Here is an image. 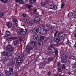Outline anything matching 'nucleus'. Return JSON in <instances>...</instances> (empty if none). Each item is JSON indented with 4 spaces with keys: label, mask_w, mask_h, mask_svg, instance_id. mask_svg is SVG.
I'll return each mask as SVG.
<instances>
[{
    "label": "nucleus",
    "mask_w": 76,
    "mask_h": 76,
    "mask_svg": "<svg viewBox=\"0 0 76 76\" xmlns=\"http://www.w3.org/2000/svg\"><path fill=\"white\" fill-rule=\"evenodd\" d=\"M7 41L8 42V43H10V40L7 39Z\"/></svg>",
    "instance_id": "nucleus-38"
},
{
    "label": "nucleus",
    "mask_w": 76,
    "mask_h": 76,
    "mask_svg": "<svg viewBox=\"0 0 76 76\" xmlns=\"http://www.w3.org/2000/svg\"><path fill=\"white\" fill-rule=\"evenodd\" d=\"M29 2L30 3H35L36 2V0H29Z\"/></svg>",
    "instance_id": "nucleus-20"
},
{
    "label": "nucleus",
    "mask_w": 76,
    "mask_h": 76,
    "mask_svg": "<svg viewBox=\"0 0 76 76\" xmlns=\"http://www.w3.org/2000/svg\"><path fill=\"white\" fill-rule=\"evenodd\" d=\"M26 48H27V51L28 52H30V51L32 49V47L31 46H28V45L26 46Z\"/></svg>",
    "instance_id": "nucleus-14"
},
{
    "label": "nucleus",
    "mask_w": 76,
    "mask_h": 76,
    "mask_svg": "<svg viewBox=\"0 0 76 76\" xmlns=\"http://www.w3.org/2000/svg\"><path fill=\"white\" fill-rule=\"evenodd\" d=\"M61 68L62 69H63V67H61Z\"/></svg>",
    "instance_id": "nucleus-58"
},
{
    "label": "nucleus",
    "mask_w": 76,
    "mask_h": 76,
    "mask_svg": "<svg viewBox=\"0 0 76 76\" xmlns=\"http://www.w3.org/2000/svg\"><path fill=\"white\" fill-rule=\"evenodd\" d=\"M3 12H0V17H2L3 16Z\"/></svg>",
    "instance_id": "nucleus-32"
},
{
    "label": "nucleus",
    "mask_w": 76,
    "mask_h": 76,
    "mask_svg": "<svg viewBox=\"0 0 76 76\" xmlns=\"http://www.w3.org/2000/svg\"><path fill=\"white\" fill-rule=\"evenodd\" d=\"M1 56H12V54L10 52L8 53L6 51H4L1 53Z\"/></svg>",
    "instance_id": "nucleus-6"
},
{
    "label": "nucleus",
    "mask_w": 76,
    "mask_h": 76,
    "mask_svg": "<svg viewBox=\"0 0 76 76\" xmlns=\"http://www.w3.org/2000/svg\"><path fill=\"white\" fill-rule=\"evenodd\" d=\"M70 43L71 44H72V43H71L70 42Z\"/></svg>",
    "instance_id": "nucleus-61"
},
{
    "label": "nucleus",
    "mask_w": 76,
    "mask_h": 76,
    "mask_svg": "<svg viewBox=\"0 0 76 76\" xmlns=\"http://www.w3.org/2000/svg\"><path fill=\"white\" fill-rule=\"evenodd\" d=\"M19 41H22L23 40V39L22 38V37H20L19 38Z\"/></svg>",
    "instance_id": "nucleus-33"
},
{
    "label": "nucleus",
    "mask_w": 76,
    "mask_h": 76,
    "mask_svg": "<svg viewBox=\"0 0 76 76\" xmlns=\"http://www.w3.org/2000/svg\"><path fill=\"white\" fill-rule=\"evenodd\" d=\"M0 76H1V75H0Z\"/></svg>",
    "instance_id": "nucleus-62"
},
{
    "label": "nucleus",
    "mask_w": 76,
    "mask_h": 76,
    "mask_svg": "<svg viewBox=\"0 0 76 76\" xmlns=\"http://www.w3.org/2000/svg\"><path fill=\"white\" fill-rule=\"evenodd\" d=\"M26 6L28 9H31L32 7V5H26Z\"/></svg>",
    "instance_id": "nucleus-30"
},
{
    "label": "nucleus",
    "mask_w": 76,
    "mask_h": 76,
    "mask_svg": "<svg viewBox=\"0 0 76 76\" xmlns=\"http://www.w3.org/2000/svg\"><path fill=\"white\" fill-rule=\"evenodd\" d=\"M6 49L8 51L12 52L13 51V48L11 45L7 46L6 48Z\"/></svg>",
    "instance_id": "nucleus-8"
},
{
    "label": "nucleus",
    "mask_w": 76,
    "mask_h": 76,
    "mask_svg": "<svg viewBox=\"0 0 76 76\" xmlns=\"http://www.w3.org/2000/svg\"><path fill=\"white\" fill-rule=\"evenodd\" d=\"M33 12L34 13H36V15H38V13L37 12V10L35 9H33Z\"/></svg>",
    "instance_id": "nucleus-28"
},
{
    "label": "nucleus",
    "mask_w": 76,
    "mask_h": 76,
    "mask_svg": "<svg viewBox=\"0 0 76 76\" xmlns=\"http://www.w3.org/2000/svg\"><path fill=\"white\" fill-rule=\"evenodd\" d=\"M38 45H43V41L41 40H39L38 42Z\"/></svg>",
    "instance_id": "nucleus-15"
},
{
    "label": "nucleus",
    "mask_w": 76,
    "mask_h": 76,
    "mask_svg": "<svg viewBox=\"0 0 76 76\" xmlns=\"http://www.w3.org/2000/svg\"><path fill=\"white\" fill-rule=\"evenodd\" d=\"M57 33H58V31H56L55 34H54V37H55V36H56V34H57Z\"/></svg>",
    "instance_id": "nucleus-41"
},
{
    "label": "nucleus",
    "mask_w": 76,
    "mask_h": 76,
    "mask_svg": "<svg viewBox=\"0 0 76 76\" xmlns=\"http://www.w3.org/2000/svg\"><path fill=\"white\" fill-rule=\"evenodd\" d=\"M55 53L56 55H57V53H58V51L55 52Z\"/></svg>",
    "instance_id": "nucleus-47"
},
{
    "label": "nucleus",
    "mask_w": 76,
    "mask_h": 76,
    "mask_svg": "<svg viewBox=\"0 0 76 76\" xmlns=\"http://www.w3.org/2000/svg\"><path fill=\"white\" fill-rule=\"evenodd\" d=\"M45 62L47 63H48L50 61H53V58H49L48 60L47 59H45L44 60Z\"/></svg>",
    "instance_id": "nucleus-13"
},
{
    "label": "nucleus",
    "mask_w": 76,
    "mask_h": 76,
    "mask_svg": "<svg viewBox=\"0 0 76 76\" xmlns=\"http://www.w3.org/2000/svg\"><path fill=\"white\" fill-rule=\"evenodd\" d=\"M66 44L67 45H70V43H69V42L68 41L66 43Z\"/></svg>",
    "instance_id": "nucleus-42"
},
{
    "label": "nucleus",
    "mask_w": 76,
    "mask_h": 76,
    "mask_svg": "<svg viewBox=\"0 0 76 76\" xmlns=\"http://www.w3.org/2000/svg\"><path fill=\"white\" fill-rule=\"evenodd\" d=\"M58 72H61V70H60V69H58Z\"/></svg>",
    "instance_id": "nucleus-50"
},
{
    "label": "nucleus",
    "mask_w": 76,
    "mask_h": 76,
    "mask_svg": "<svg viewBox=\"0 0 76 76\" xmlns=\"http://www.w3.org/2000/svg\"><path fill=\"white\" fill-rule=\"evenodd\" d=\"M0 1L2 2H3V3H7V1H8V0H0Z\"/></svg>",
    "instance_id": "nucleus-27"
},
{
    "label": "nucleus",
    "mask_w": 76,
    "mask_h": 76,
    "mask_svg": "<svg viewBox=\"0 0 76 76\" xmlns=\"http://www.w3.org/2000/svg\"><path fill=\"white\" fill-rule=\"evenodd\" d=\"M40 38L41 39H44V36H40Z\"/></svg>",
    "instance_id": "nucleus-37"
},
{
    "label": "nucleus",
    "mask_w": 76,
    "mask_h": 76,
    "mask_svg": "<svg viewBox=\"0 0 76 76\" xmlns=\"http://www.w3.org/2000/svg\"><path fill=\"white\" fill-rule=\"evenodd\" d=\"M49 51L50 53H54L55 52L56 50L54 48H52L51 46H49L48 47Z\"/></svg>",
    "instance_id": "nucleus-7"
},
{
    "label": "nucleus",
    "mask_w": 76,
    "mask_h": 76,
    "mask_svg": "<svg viewBox=\"0 0 76 76\" xmlns=\"http://www.w3.org/2000/svg\"><path fill=\"white\" fill-rule=\"evenodd\" d=\"M62 1L63 0H62Z\"/></svg>",
    "instance_id": "nucleus-64"
},
{
    "label": "nucleus",
    "mask_w": 76,
    "mask_h": 76,
    "mask_svg": "<svg viewBox=\"0 0 76 76\" xmlns=\"http://www.w3.org/2000/svg\"><path fill=\"white\" fill-rule=\"evenodd\" d=\"M50 75H51V72H49L48 73L47 75H48V76H50Z\"/></svg>",
    "instance_id": "nucleus-44"
},
{
    "label": "nucleus",
    "mask_w": 76,
    "mask_h": 76,
    "mask_svg": "<svg viewBox=\"0 0 76 76\" xmlns=\"http://www.w3.org/2000/svg\"><path fill=\"white\" fill-rule=\"evenodd\" d=\"M7 26L8 28H10L12 27V23L10 22H8L7 23Z\"/></svg>",
    "instance_id": "nucleus-18"
},
{
    "label": "nucleus",
    "mask_w": 76,
    "mask_h": 76,
    "mask_svg": "<svg viewBox=\"0 0 76 76\" xmlns=\"http://www.w3.org/2000/svg\"><path fill=\"white\" fill-rule=\"evenodd\" d=\"M16 32L18 34L20 35H25L27 32V30L25 29L18 28L16 30Z\"/></svg>",
    "instance_id": "nucleus-3"
},
{
    "label": "nucleus",
    "mask_w": 76,
    "mask_h": 76,
    "mask_svg": "<svg viewBox=\"0 0 76 76\" xmlns=\"http://www.w3.org/2000/svg\"><path fill=\"white\" fill-rule=\"evenodd\" d=\"M20 0H15V1L17 3H19Z\"/></svg>",
    "instance_id": "nucleus-46"
},
{
    "label": "nucleus",
    "mask_w": 76,
    "mask_h": 76,
    "mask_svg": "<svg viewBox=\"0 0 76 76\" xmlns=\"http://www.w3.org/2000/svg\"><path fill=\"white\" fill-rule=\"evenodd\" d=\"M15 26H18V23H16L15 24Z\"/></svg>",
    "instance_id": "nucleus-48"
},
{
    "label": "nucleus",
    "mask_w": 76,
    "mask_h": 76,
    "mask_svg": "<svg viewBox=\"0 0 76 76\" xmlns=\"http://www.w3.org/2000/svg\"><path fill=\"white\" fill-rule=\"evenodd\" d=\"M10 35V33L9 31H6L5 32V36L6 37H9Z\"/></svg>",
    "instance_id": "nucleus-16"
},
{
    "label": "nucleus",
    "mask_w": 76,
    "mask_h": 76,
    "mask_svg": "<svg viewBox=\"0 0 76 76\" xmlns=\"http://www.w3.org/2000/svg\"><path fill=\"white\" fill-rule=\"evenodd\" d=\"M69 59H73V60H75V57L72 56V55H71V56H69Z\"/></svg>",
    "instance_id": "nucleus-25"
},
{
    "label": "nucleus",
    "mask_w": 76,
    "mask_h": 76,
    "mask_svg": "<svg viewBox=\"0 0 76 76\" xmlns=\"http://www.w3.org/2000/svg\"><path fill=\"white\" fill-rule=\"evenodd\" d=\"M46 1H49V0H45Z\"/></svg>",
    "instance_id": "nucleus-55"
},
{
    "label": "nucleus",
    "mask_w": 76,
    "mask_h": 76,
    "mask_svg": "<svg viewBox=\"0 0 76 76\" xmlns=\"http://www.w3.org/2000/svg\"><path fill=\"white\" fill-rule=\"evenodd\" d=\"M46 27L45 26H43L41 28V27L39 26L38 28H34L32 30V32L34 34H37L38 32L41 34L42 35H45L47 34V31H49L50 28L48 25L46 26Z\"/></svg>",
    "instance_id": "nucleus-1"
},
{
    "label": "nucleus",
    "mask_w": 76,
    "mask_h": 76,
    "mask_svg": "<svg viewBox=\"0 0 76 76\" xmlns=\"http://www.w3.org/2000/svg\"><path fill=\"white\" fill-rule=\"evenodd\" d=\"M26 1H28V0H25Z\"/></svg>",
    "instance_id": "nucleus-59"
},
{
    "label": "nucleus",
    "mask_w": 76,
    "mask_h": 76,
    "mask_svg": "<svg viewBox=\"0 0 76 76\" xmlns=\"http://www.w3.org/2000/svg\"><path fill=\"white\" fill-rule=\"evenodd\" d=\"M22 26H24V25H22Z\"/></svg>",
    "instance_id": "nucleus-60"
},
{
    "label": "nucleus",
    "mask_w": 76,
    "mask_h": 76,
    "mask_svg": "<svg viewBox=\"0 0 76 76\" xmlns=\"http://www.w3.org/2000/svg\"><path fill=\"white\" fill-rule=\"evenodd\" d=\"M9 71L10 73H13V69L12 68H9Z\"/></svg>",
    "instance_id": "nucleus-29"
},
{
    "label": "nucleus",
    "mask_w": 76,
    "mask_h": 76,
    "mask_svg": "<svg viewBox=\"0 0 76 76\" xmlns=\"http://www.w3.org/2000/svg\"><path fill=\"white\" fill-rule=\"evenodd\" d=\"M15 39V38L14 37L10 38V39H11V40H12V39Z\"/></svg>",
    "instance_id": "nucleus-43"
},
{
    "label": "nucleus",
    "mask_w": 76,
    "mask_h": 76,
    "mask_svg": "<svg viewBox=\"0 0 76 76\" xmlns=\"http://www.w3.org/2000/svg\"><path fill=\"white\" fill-rule=\"evenodd\" d=\"M72 66L74 69L76 70V64H72Z\"/></svg>",
    "instance_id": "nucleus-23"
},
{
    "label": "nucleus",
    "mask_w": 76,
    "mask_h": 76,
    "mask_svg": "<svg viewBox=\"0 0 76 76\" xmlns=\"http://www.w3.org/2000/svg\"><path fill=\"white\" fill-rule=\"evenodd\" d=\"M51 30H52L53 31H55L56 30V27L54 26H53L51 27Z\"/></svg>",
    "instance_id": "nucleus-19"
},
{
    "label": "nucleus",
    "mask_w": 76,
    "mask_h": 76,
    "mask_svg": "<svg viewBox=\"0 0 76 76\" xmlns=\"http://www.w3.org/2000/svg\"><path fill=\"white\" fill-rule=\"evenodd\" d=\"M61 57L62 58V63H65L67 61V59L66 56L65 55V53L63 52H61Z\"/></svg>",
    "instance_id": "nucleus-5"
},
{
    "label": "nucleus",
    "mask_w": 76,
    "mask_h": 76,
    "mask_svg": "<svg viewBox=\"0 0 76 76\" xmlns=\"http://www.w3.org/2000/svg\"><path fill=\"white\" fill-rule=\"evenodd\" d=\"M61 34H62L63 35V36H64V33L63 32H61L58 33V37L57 36H55V37H54V40L51 42L52 45H55L58 44V42H60L62 39V36H61Z\"/></svg>",
    "instance_id": "nucleus-2"
},
{
    "label": "nucleus",
    "mask_w": 76,
    "mask_h": 76,
    "mask_svg": "<svg viewBox=\"0 0 76 76\" xmlns=\"http://www.w3.org/2000/svg\"><path fill=\"white\" fill-rule=\"evenodd\" d=\"M47 39H45V41H47Z\"/></svg>",
    "instance_id": "nucleus-56"
},
{
    "label": "nucleus",
    "mask_w": 76,
    "mask_h": 76,
    "mask_svg": "<svg viewBox=\"0 0 76 76\" xmlns=\"http://www.w3.org/2000/svg\"><path fill=\"white\" fill-rule=\"evenodd\" d=\"M10 66H11V67H13V64H10Z\"/></svg>",
    "instance_id": "nucleus-45"
},
{
    "label": "nucleus",
    "mask_w": 76,
    "mask_h": 76,
    "mask_svg": "<svg viewBox=\"0 0 76 76\" xmlns=\"http://www.w3.org/2000/svg\"><path fill=\"white\" fill-rule=\"evenodd\" d=\"M22 15L23 17H26V15L25 14H23Z\"/></svg>",
    "instance_id": "nucleus-39"
},
{
    "label": "nucleus",
    "mask_w": 76,
    "mask_h": 76,
    "mask_svg": "<svg viewBox=\"0 0 76 76\" xmlns=\"http://www.w3.org/2000/svg\"><path fill=\"white\" fill-rule=\"evenodd\" d=\"M68 75H71L72 74V73L70 72H69L68 73Z\"/></svg>",
    "instance_id": "nucleus-52"
},
{
    "label": "nucleus",
    "mask_w": 76,
    "mask_h": 76,
    "mask_svg": "<svg viewBox=\"0 0 76 76\" xmlns=\"http://www.w3.org/2000/svg\"><path fill=\"white\" fill-rule=\"evenodd\" d=\"M5 74L8 76H10L11 75V73H9V72L7 71V70H5Z\"/></svg>",
    "instance_id": "nucleus-17"
},
{
    "label": "nucleus",
    "mask_w": 76,
    "mask_h": 76,
    "mask_svg": "<svg viewBox=\"0 0 76 76\" xmlns=\"http://www.w3.org/2000/svg\"><path fill=\"white\" fill-rule=\"evenodd\" d=\"M31 45L33 47H37V42L36 41H32L31 43Z\"/></svg>",
    "instance_id": "nucleus-10"
},
{
    "label": "nucleus",
    "mask_w": 76,
    "mask_h": 76,
    "mask_svg": "<svg viewBox=\"0 0 76 76\" xmlns=\"http://www.w3.org/2000/svg\"><path fill=\"white\" fill-rule=\"evenodd\" d=\"M74 47H75V48H76V42L75 44L74 45Z\"/></svg>",
    "instance_id": "nucleus-51"
},
{
    "label": "nucleus",
    "mask_w": 76,
    "mask_h": 76,
    "mask_svg": "<svg viewBox=\"0 0 76 76\" xmlns=\"http://www.w3.org/2000/svg\"><path fill=\"white\" fill-rule=\"evenodd\" d=\"M19 2L21 4H23L25 3V2H24V1H23L22 0H20Z\"/></svg>",
    "instance_id": "nucleus-24"
},
{
    "label": "nucleus",
    "mask_w": 76,
    "mask_h": 76,
    "mask_svg": "<svg viewBox=\"0 0 76 76\" xmlns=\"http://www.w3.org/2000/svg\"><path fill=\"white\" fill-rule=\"evenodd\" d=\"M33 38L35 41H38L39 39V37L37 35H35L33 36Z\"/></svg>",
    "instance_id": "nucleus-12"
},
{
    "label": "nucleus",
    "mask_w": 76,
    "mask_h": 76,
    "mask_svg": "<svg viewBox=\"0 0 76 76\" xmlns=\"http://www.w3.org/2000/svg\"><path fill=\"white\" fill-rule=\"evenodd\" d=\"M19 57L17 58L16 61V64L17 66H20L22 63V58L24 57V55L23 54L18 56Z\"/></svg>",
    "instance_id": "nucleus-4"
},
{
    "label": "nucleus",
    "mask_w": 76,
    "mask_h": 76,
    "mask_svg": "<svg viewBox=\"0 0 76 76\" xmlns=\"http://www.w3.org/2000/svg\"><path fill=\"white\" fill-rule=\"evenodd\" d=\"M64 1L65 0H64Z\"/></svg>",
    "instance_id": "nucleus-63"
},
{
    "label": "nucleus",
    "mask_w": 76,
    "mask_h": 76,
    "mask_svg": "<svg viewBox=\"0 0 76 76\" xmlns=\"http://www.w3.org/2000/svg\"><path fill=\"white\" fill-rule=\"evenodd\" d=\"M55 76H64L62 75H56Z\"/></svg>",
    "instance_id": "nucleus-49"
},
{
    "label": "nucleus",
    "mask_w": 76,
    "mask_h": 76,
    "mask_svg": "<svg viewBox=\"0 0 76 76\" xmlns=\"http://www.w3.org/2000/svg\"><path fill=\"white\" fill-rule=\"evenodd\" d=\"M60 62H58V64L59 65V64H60Z\"/></svg>",
    "instance_id": "nucleus-54"
},
{
    "label": "nucleus",
    "mask_w": 76,
    "mask_h": 76,
    "mask_svg": "<svg viewBox=\"0 0 76 76\" xmlns=\"http://www.w3.org/2000/svg\"><path fill=\"white\" fill-rule=\"evenodd\" d=\"M61 36H61V39H63V38H64L65 37V34H64V35L63 36V34H61Z\"/></svg>",
    "instance_id": "nucleus-34"
},
{
    "label": "nucleus",
    "mask_w": 76,
    "mask_h": 76,
    "mask_svg": "<svg viewBox=\"0 0 76 76\" xmlns=\"http://www.w3.org/2000/svg\"><path fill=\"white\" fill-rule=\"evenodd\" d=\"M68 61L69 63H70V61Z\"/></svg>",
    "instance_id": "nucleus-57"
},
{
    "label": "nucleus",
    "mask_w": 76,
    "mask_h": 76,
    "mask_svg": "<svg viewBox=\"0 0 76 76\" xmlns=\"http://www.w3.org/2000/svg\"><path fill=\"white\" fill-rule=\"evenodd\" d=\"M14 44V45H18V41L17 40H15L13 41Z\"/></svg>",
    "instance_id": "nucleus-22"
},
{
    "label": "nucleus",
    "mask_w": 76,
    "mask_h": 76,
    "mask_svg": "<svg viewBox=\"0 0 76 76\" xmlns=\"http://www.w3.org/2000/svg\"><path fill=\"white\" fill-rule=\"evenodd\" d=\"M50 8L52 10H56L57 9V6L54 5H52L50 6Z\"/></svg>",
    "instance_id": "nucleus-9"
},
{
    "label": "nucleus",
    "mask_w": 76,
    "mask_h": 76,
    "mask_svg": "<svg viewBox=\"0 0 76 76\" xmlns=\"http://www.w3.org/2000/svg\"><path fill=\"white\" fill-rule=\"evenodd\" d=\"M17 21H18V20H17V19L15 18H14L13 20V22H17Z\"/></svg>",
    "instance_id": "nucleus-36"
},
{
    "label": "nucleus",
    "mask_w": 76,
    "mask_h": 76,
    "mask_svg": "<svg viewBox=\"0 0 76 76\" xmlns=\"http://www.w3.org/2000/svg\"><path fill=\"white\" fill-rule=\"evenodd\" d=\"M40 21V18L39 17H36L34 19V20H33L34 22H36V23L39 22Z\"/></svg>",
    "instance_id": "nucleus-11"
},
{
    "label": "nucleus",
    "mask_w": 76,
    "mask_h": 76,
    "mask_svg": "<svg viewBox=\"0 0 76 76\" xmlns=\"http://www.w3.org/2000/svg\"><path fill=\"white\" fill-rule=\"evenodd\" d=\"M63 67H64V69H65V66L64 65H63Z\"/></svg>",
    "instance_id": "nucleus-53"
},
{
    "label": "nucleus",
    "mask_w": 76,
    "mask_h": 76,
    "mask_svg": "<svg viewBox=\"0 0 76 76\" xmlns=\"http://www.w3.org/2000/svg\"><path fill=\"white\" fill-rule=\"evenodd\" d=\"M45 4L46 3L45 2H42L41 3V6H45Z\"/></svg>",
    "instance_id": "nucleus-31"
},
{
    "label": "nucleus",
    "mask_w": 76,
    "mask_h": 76,
    "mask_svg": "<svg viewBox=\"0 0 76 76\" xmlns=\"http://www.w3.org/2000/svg\"><path fill=\"white\" fill-rule=\"evenodd\" d=\"M64 6H65V4L64 3H62L61 4V9H63L64 7Z\"/></svg>",
    "instance_id": "nucleus-26"
},
{
    "label": "nucleus",
    "mask_w": 76,
    "mask_h": 76,
    "mask_svg": "<svg viewBox=\"0 0 76 76\" xmlns=\"http://www.w3.org/2000/svg\"><path fill=\"white\" fill-rule=\"evenodd\" d=\"M72 15L74 18H76V12L75 11L72 14Z\"/></svg>",
    "instance_id": "nucleus-21"
},
{
    "label": "nucleus",
    "mask_w": 76,
    "mask_h": 76,
    "mask_svg": "<svg viewBox=\"0 0 76 76\" xmlns=\"http://www.w3.org/2000/svg\"><path fill=\"white\" fill-rule=\"evenodd\" d=\"M6 60H7L4 59H3L2 60V64H4V63L6 62Z\"/></svg>",
    "instance_id": "nucleus-35"
},
{
    "label": "nucleus",
    "mask_w": 76,
    "mask_h": 76,
    "mask_svg": "<svg viewBox=\"0 0 76 76\" xmlns=\"http://www.w3.org/2000/svg\"><path fill=\"white\" fill-rule=\"evenodd\" d=\"M25 22H29V19H25Z\"/></svg>",
    "instance_id": "nucleus-40"
}]
</instances>
